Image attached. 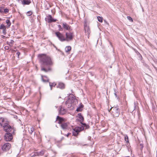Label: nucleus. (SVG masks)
Returning <instances> with one entry per match:
<instances>
[{"instance_id": "f257e3e1", "label": "nucleus", "mask_w": 157, "mask_h": 157, "mask_svg": "<svg viewBox=\"0 0 157 157\" xmlns=\"http://www.w3.org/2000/svg\"><path fill=\"white\" fill-rule=\"evenodd\" d=\"M38 57L41 64V70L45 72L51 71L50 66L53 64V63L50 57L44 54H39Z\"/></svg>"}, {"instance_id": "f03ea898", "label": "nucleus", "mask_w": 157, "mask_h": 157, "mask_svg": "<svg viewBox=\"0 0 157 157\" xmlns=\"http://www.w3.org/2000/svg\"><path fill=\"white\" fill-rule=\"evenodd\" d=\"M110 110L112 111V114L114 117H118L120 114V109L117 107H112Z\"/></svg>"}, {"instance_id": "7ed1b4c3", "label": "nucleus", "mask_w": 157, "mask_h": 157, "mask_svg": "<svg viewBox=\"0 0 157 157\" xmlns=\"http://www.w3.org/2000/svg\"><path fill=\"white\" fill-rule=\"evenodd\" d=\"M65 35V41H69L73 40L74 37V33L73 32H66Z\"/></svg>"}, {"instance_id": "20e7f679", "label": "nucleus", "mask_w": 157, "mask_h": 157, "mask_svg": "<svg viewBox=\"0 0 157 157\" xmlns=\"http://www.w3.org/2000/svg\"><path fill=\"white\" fill-rule=\"evenodd\" d=\"M84 130V127L82 126L76 127L74 129L73 132V135L74 136H76L78 133L80 131Z\"/></svg>"}, {"instance_id": "39448f33", "label": "nucleus", "mask_w": 157, "mask_h": 157, "mask_svg": "<svg viewBox=\"0 0 157 157\" xmlns=\"http://www.w3.org/2000/svg\"><path fill=\"white\" fill-rule=\"evenodd\" d=\"M77 102V100L74 98H72V99H71L70 98L68 100L66 101L65 102V103L66 105H67L68 104V107H71L72 106V104L73 102L74 104H75L74 102H75V104H76V102Z\"/></svg>"}, {"instance_id": "423d86ee", "label": "nucleus", "mask_w": 157, "mask_h": 157, "mask_svg": "<svg viewBox=\"0 0 157 157\" xmlns=\"http://www.w3.org/2000/svg\"><path fill=\"white\" fill-rule=\"evenodd\" d=\"M3 127L5 131L7 132H10L12 130L11 127L8 123H5Z\"/></svg>"}, {"instance_id": "0eeeda50", "label": "nucleus", "mask_w": 157, "mask_h": 157, "mask_svg": "<svg viewBox=\"0 0 157 157\" xmlns=\"http://www.w3.org/2000/svg\"><path fill=\"white\" fill-rule=\"evenodd\" d=\"M55 34L60 40L61 41H65V37L62 34L58 32H56Z\"/></svg>"}, {"instance_id": "6e6552de", "label": "nucleus", "mask_w": 157, "mask_h": 157, "mask_svg": "<svg viewBox=\"0 0 157 157\" xmlns=\"http://www.w3.org/2000/svg\"><path fill=\"white\" fill-rule=\"evenodd\" d=\"M5 140L7 141H10L13 138V136L11 133L7 132L4 136Z\"/></svg>"}, {"instance_id": "1a4fd4ad", "label": "nucleus", "mask_w": 157, "mask_h": 157, "mask_svg": "<svg viewBox=\"0 0 157 157\" xmlns=\"http://www.w3.org/2000/svg\"><path fill=\"white\" fill-rule=\"evenodd\" d=\"M84 29L85 33L89 36L90 33V27L86 21L84 23Z\"/></svg>"}, {"instance_id": "9d476101", "label": "nucleus", "mask_w": 157, "mask_h": 157, "mask_svg": "<svg viewBox=\"0 0 157 157\" xmlns=\"http://www.w3.org/2000/svg\"><path fill=\"white\" fill-rule=\"evenodd\" d=\"M11 147V145L10 143H7L5 144L2 147V150L5 151H8Z\"/></svg>"}, {"instance_id": "9b49d317", "label": "nucleus", "mask_w": 157, "mask_h": 157, "mask_svg": "<svg viewBox=\"0 0 157 157\" xmlns=\"http://www.w3.org/2000/svg\"><path fill=\"white\" fill-rule=\"evenodd\" d=\"M45 19L46 21H48L49 23H50L52 22H55L57 21L56 19H53L52 16L50 15H49L47 16V18H46Z\"/></svg>"}, {"instance_id": "f8f14e48", "label": "nucleus", "mask_w": 157, "mask_h": 157, "mask_svg": "<svg viewBox=\"0 0 157 157\" xmlns=\"http://www.w3.org/2000/svg\"><path fill=\"white\" fill-rule=\"evenodd\" d=\"M62 26L63 29H64L69 31L72 30V29H71V27L65 22H63L62 23Z\"/></svg>"}, {"instance_id": "ddd939ff", "label": "nucleus", "mask_w": 157, "mask_h": 157, "mask_svg": "<svg viewBox=\"0 0 157 157\" xmlns=\"http://www.w3.org/2000/svg\"><path fill=\"white\" fill-rule=\"evenodd\" d=\"M58 111L59 114L60 115H63L66 114L67 112L66 109L62 107H60L59 108V109Z\"/></svg>"}, {"instance_id": "4468645a", "label": "nucleus", "mask_w": 157, "mask_h": 157, "mask_svg": "<svg viewBox=\"0 0 157 157\" xmlns=\"http://www.w3.org/2000/svg\"><path fill=\"white\" fill-rule=\"evenodd\" d=\"M65 120V119L58 116L56 117V121L58 123L61 124L63 123V122Z\"/></svg>"}, {"instance_id": "2eb2a0df", "label": "nucleus", "mask_w": 157, "mask_h": 157, "mask_svg": "<svg viewBox=\"0 0 157 157\" xmlns=\"http://www.w3.org/2000/svg\"><path fill=\"white\" fill-rule=\"evenodd\" d=\"M77 117L79 119L78 120L81 124H82L84 121V118L81 113H79L77 115Z\"/></svg>"}, {"instance_id": "dca6fc26", "label": "nucleus", "mask_w": 157, "mask_h": 157, "mask_svg": "<svg viewBox=\"0 0 157 157\" xmlns=\"http://www.w3.org/2000/svg\"><path fill=\"white\" fill-rule=\"evenodd\" d=\"M56 87L57 88H59L61 89H63L65 88V85L64 84L63 82H59Z\"/></svg>"}, {"instance_id": "f3484780", "label": "nucleus", "mask_w": 157, "mask_h": 157, "mask_svg": "<svg viewBox=\"0 0 157 157\" xmlns=\"http://www.w3.org/2000/svg\"><path fill=\"white\" fill-rule=\"evenodd\" d=\"M21 2L23 5H29L31 2L30 0H21Z\"/></svg>"}, {"instance_id": "a211bd4d", "label": "nucleus", "mask_w": 157, "mask_h": 157, "mask_svg": "<svg viewBox=\"0 0 157 157\" xmlns=\"http://www.w3.org/2000/svg\"><path fill=\"white\" fill-rule=\"evenodd\" d=\"M61 128L63 130H66L67 129L68 124L67 123H63L60 125Z\"/></svg>"}, {"instance_id": "6ab92c4d", "label": "nucleus", "mask_w": 157, "mask_h": 157, "mask_svg": "<svg viewBox=\"0 0 157 157\" xmlns=\"http://www.w3.org/2000/svg\"><path fill=\"white\" fill-rule=\"evenodd\" d=\"M49 86L50 87L51 90H52V87H54V86H55L56 85V83H55V82L52 83V82H49Z\"/></svg>"}, {"instance_id": "aec40b11", "label": "nucleus", "mask_w": 157, "mask_h": 157, "mask_svg": "<svg viewBox=\"0 0 157 157\" xmlns=\"http://www.w3.org/2000/svg\"><path fill=\"white\" fill-rule=\"evenodd\" d=\"M71 49V47L70 46H67L65 49V51L66 52H68L70 51Z\"/></svg>"}, {"instance_id": "412c9836", "label": "nucleus", "mask_w": 157, "mask_h": 157, "mask_svg": "<svg viewBox=\"0 0 157 157\" xmlns=\"http://www.w3.org/2000/svg\"><path fill=\"white\" fill-rule=\"evenodd\" d=\"M81 124L82 125L81 126L83 127H84V129L85 127V129H88L89 128V126L88 125L86 124L85 123H82Z\"/></svg>"}, {"instance_id": "4be33fe9", "label": "nucleus", "mask_w": 157, "mask_h": 157, "mask_svg": "<svg viewBox=\"0 0 157 157\" xmlns=\"http://www.w3.org/2000/svg\"><path fill=\"white\" fill-rule=\"evenodd\" d=\"M6 22L7 25L8 26H7V27L9 28L11 24L10 20L8 19H7L6 21Z\"/></svg>"}, {"instance_id": "5701e85b", "label": "nucleus", "mask_w": 157, "mask_h": 157, "mask_svg": "<svg viewBox=\"0 0 157 157\" xmlns=\"http://www.w3.org/2000/svg\"><path fill=\"white\" fill-rule=\"evenodd\" d=\"M34 130V128L33 127H31L30 128L29 130V132L31 134H32Z\"/></svg>"}, {"instance_id": "b1692460", "label": "nucleus", "mask_w": 157, "mask_h": 157, "mask_svg": "<svg viewBox=\"0 0 157 157\" xmlns=\"http://www.w3.org/2000/svg\"><path fill=\"white\" fill-rule=\"evenodd\" d=\"M5 29H6V26L4 24H2L0 26V29L3 30Z\"/></svg>"}, {"instance_id": "393cba45", "label": "nucleus", "mask_w": 157, "mask_h": 157, "mask_svg": "<svg viewBox=\"0 0 157 157\" xmlns=\"http://www.w3.org/2000/svg\"><path fill=\"white\" fill-rule=\"evenodd\" d=\"M98 20L100 22H102L103 21V18L102 17H100V16H98L97 17Z\"/></svg>"}, {"instance_id": "a878e982", "label": "nucleus", "mask_w": 157, "mask_h": 157, "mask_svg": "<svg viewBox=\"0 0 157 157\" xmlns=\"http://www.w3.org/2000/svg\"><path fill=\"white\" fill-rule=\"evenodd\" d=\"M4 121V119L3 118H0V125H1V126H2V123Z\"/></svg>"}, {"instance_id": "bb28decb", "label": "nucleus", "mask_w": 157, "mask_h": 157, "mask_svg": "<svg viewBox=\"0 0 157 157\" xmlns=\"http://www.w3.org/2000/svg\"><path fill=\"white\" fill-rule=\"evenodd\" d=\"M124 140H125L127 142H129L128 138V136L127 135H126L124 136Z\"/></svg>"}, {"instance_id": "cd10ccee", "label": "nucleus", "mask_w": 157, "mask_h": 157, "mask_svg": "<svg viewBox=\"0 0 157 157\" xmlns=\"http://www.w3.org/2000/svg\"><path fill=\"white\" fill-rule=\"evenodd\" d=\"M33 12L31 11H29L27 12L26 14L28 16H30L32 14Z\"/></svg>"}, {"instance_id": "c85d7f7f", "label": "nucleus", "mask_w": 157, "mask_h": 157, "mask_svg": "<svg viewBox=\"0 0 157 157\" xmlns=\"http://www.w3.org/2000/svg\"><path fill=\"white\" fill-rule=\"evenodd\" d=\"M58 27L59 29V30L60 31H62L63 30V27H61V26L60 25H58Z\"/></svg>"}, {"instance_id": "c756f323", "label": "nucleus", "mask_w": 157, "mask_h": 157, "mask_svg": "<svg viewBox=\"0 0 157 157\" xmlns=\"http://www.w3.org/2000/svg\"><path fill=\"white\" fill-rule=\"evenodd\" d=\"M44 150H42L41 151H40L39 153V155H42L44 154Z\"/></svg>"}, {"instance_id": "7c9ffc66", "label": "nucleus", "mask_w": 157, "mask_h": 157, "mask_svg": "<svg viewBox=\"0 0 157 157\" xmlns=\"http://www.w3.org/2000/svg\"><path fill=\"white\" fill-rule=\"evenodd\" d=\"M127 18L130 21H131L132 22L133 20L132 18L128 16L127 17Z\"/></svg>"}, {"instance_id": "2f4dec72", "label": "nucleus", "mask_w": 157, "mask_h": 157, "mask_svg": "<svg viewBox=\"0 0 157 157\" xmlns=\"http://www.w3.org/2000/svg\"><path fill=\"white\" fill-rule=\"evenodd\" d=\"M9 10L8 9H5L4 10L3 12L7 13L9 12Z\"/></svg>"}, {"instance_id": "473e14b6", "label": "nucleus", "mask_w": 157, "mask_h": 157, "mask_svg": "<svg viewBox=\"0 0 157 157\" xmlns=\"http://www.w3.org/2000/svg\"><path fill=\"white\" fill-rule=\"evenodd\" d=\"M82 109H81V107H79L76 110L78 112H80L82 111Z\"/></svg>"}, {"instance_id": "72a5a7b5", "label": "nucleus", "mask_w": 157, "mask_h": 157, "mask_svg": "<svg viewBox=\"0 0 157 157\" xmlns=\"http://www.w3.org/2000/svg\"><path fill=\"white\" fill-rule=\"evenodd\" d=\"M2 32L4 35H6V29L3 30Z\"/></svg>"}, {"instance_id": "f704fd0d", "label": "nucleus", "mask_w": 157, "mask_h": 157, "mask_svg": "<svg viewBox=\"0 0 157 157\" xmlns=\"http://www.w3.org/2000/svg\"><path fill=\"white\" fill-rule=\"evenodd\" d=\"M14 41L13 40H10V42L9 43L10 44H14Z\"/></svg>"}, {"instance_id": "c9c22d12", "label": "nucleus", "mask_w": 157, "mask_h": 157, "mask_svg": "<svg viewBox=\"0 0 157 157\" xmlns=\"http://www.w3.org/2000/svg\"><path fill=\"white\" fill-rule=\"evenodd\" d=\"M42 81L44 82H48L49 81V79H47V80H44L43 78H42Z\"/></svg>"}, {"instance_id": "e433bc0d", "label": "nucleus", "mask_w": 157, "mask_h": 157, "mask_svg": "<svg viewBox=\"0 0 157 157\" xmlns=\"http://www.w3.org/2000/svg\"><path fill=\"white\" fill-rule=\"evenodd\" d=\"M0 13H3V9L2 7H0Z\"/></svg>"}, {"instance_id": "4c0bfd02", "label": "nucleus", "mask_w": 157, "mask_h": 157, "mask_svg": "<svg viewBox=\"0 0 157 157\" xmlns=\"http://www.w3.org/2000/svg\"><path fill=\"white\" fill-rule=\"evenodd\" d=\"M20 53L19 52H17L16 53V55H17L18 57H19V55H20Z\"/></svg>"}, {"instance_id": "58836bf2", "label": "nucleus", "mask_w": 157, "mask_h": 157, "mask_svg": "<svg viewBox=\"0 0 157 157\" xmlns=\"http://www.w3.org/2000/svg\"><path fill=\"white\" fill-rule=\"evenodd\" d=\"M4 48L5 50H8L9 49V47L7 46L5 47Z\"/></svg>"}, {"instance_id": "ea45409f", "label": "nucleus", "mask_w": 157, "mask_h": 157, "mask_svg": "<svg viewBox=\"0 0 157 157\" xmlns=\"http://www.w3.org/2000/svg\"><path fill=\"white\" fill-rule=\"evenodd\" d=\"M114 95H115V96H116V97L118 99V97L115 92L114 93Z\"/></svg>"}, {"instance_id": "a19ab883", "label": "nucleus", "mask_w": 157, "mask_h": 157, "mask_svg": "<svg viewBox=\"0 0 157 157\" xmlns=\"http://www.w3.org/2000/svg\"><path fill=\"white\" fill-rule=\"evenodd\" d=\"M89 73L90 74V75L92 76H94V74L91 72H90Z\"/></svg>"}, {"instance_id": "79ce46f5", "label": "nucleus", "mask_w": 157, "mask_h": 157, "mask_svg": "<svg viewBox=\"0 0 157 157\" xmlns=\"http://www.w3.org/2000/svg\"><path fill=\"white\" fill-rule=\"evenodd\" d=\"M71 134V133H68V134L66 135V136H67V137H68V136H69V135L70 134Z\"/></svg>"}, {"instance_id": "37998d69", "label": "nucleus", "mask_w": 157, "mask_h": 157, "mask_svg": "<svg viewBox=\"0 0 157 157\" xmlns=\"http://www.w3.org/2000/svg\"><path fill=\"white\" fill-rule=\"evenodd\" d=\"M83 105H82L80 106H79V107H81V108H83Z\"/></svg>"}, {"instance_id": "c03bdc74", "label": "nucleus", "mask_w": 157, "mask_h": 157, "mask_svg": "<svg viewBox=\"0 0 157 157\" xmlns=\"http://www.w3.org/2000/svg\"><path fill=\"white\" fill-rule=\"evenodd\" d=\"M5 36H2V38H5Z\"/></svg>"}, {"instance_id": "a18cd8bd", "label": "nucleus", "mask_w": 157, "mask_h": 157, "mask_svg": "<svg viewBox=\"0 0 157 157\" xmlns=\"http://www.w3.org/2000/svg\"><path fill=\"white\" fill-rule=\"evenodd\" d=\"M91 139V137H88V139L89 140H90V139Z\"/></svg>"}, {"instance_id": "49530a36", "label": "nucleus", "mask_w": 157, "mask_h": 157, "mask_svg": "<svg viewBox=\"0 0 157 157\" xmlns=\"http://www.w3.org/2000/svg\"><path fill=\"white\" fill-rule=\"evenodd\" d=\"M143 145H142V147H141V148H142H142H143Z\"/></svg>"}, {"instance_id": "de8ad7c7", "label": "nucleus", "mask_w": 157, "mask_h": 157, "mask_svg": "<svg viewBox=\"0 0 157 157\" xmlns=\"http://www.w3.org/2000/svg\"><path fill=\"white\" fill-rule=\"evenodd\" d=\"M106 23L107 24H108V23H107L106 22Z\"/></svg>"}, {"instance_id": "09e8293b", "label": "nucleus", "mask_w": 157, "mask_h": 157, "mask_svg": "<svg viewBox=\"0 0 157 157\" xmlns=\"http://www.w3.org/2000/svg\"><path fill=\"white\" fill-rule=\"evenodd\" d=\"M140 145L141 146H142V145H141V144H140Z\"/></svg>"}, {"instance_id": "8fccbe9b", "label": "nucleus", "mask_w": 157, "mask_h": 157, "mask_svg": "<svg viewBox=\"0 0 157 157\" xmlns=\"http://www.w3.org/2000/svg\"><path fill=\"white\" fill-rule=\"evenodd\" d=\"M1 20V18H0V21Z\"/></svg>"}]
</instances>
